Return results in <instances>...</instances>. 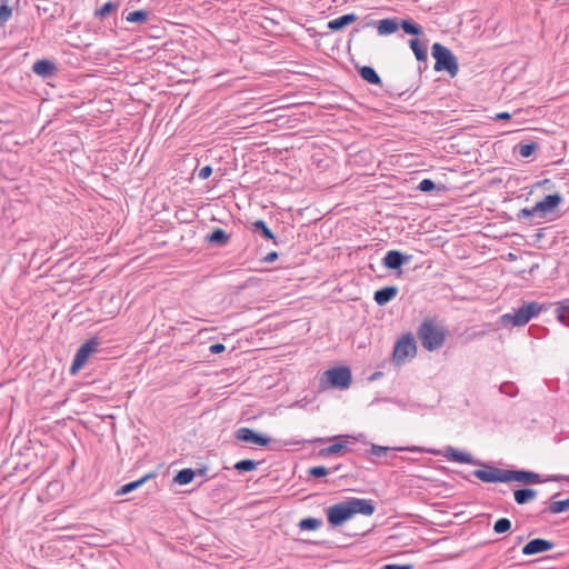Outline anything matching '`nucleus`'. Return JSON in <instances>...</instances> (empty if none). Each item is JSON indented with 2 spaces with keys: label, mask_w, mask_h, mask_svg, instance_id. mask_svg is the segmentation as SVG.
Here are the masks:
<instances>
[{
  "label": "nucleus",
  "mask_w": 569,
  "mask_h": 569,
  "mask_svg": "<svg viewBox=\"0 0 569 569\" xmlns=\"http://www.w3.org/2000/svg\"><path fill=\"white\" fill-rule=\"evenodd\" d=\"M417 336L426 350L433 351L443 346L447 331L433 318H425L418 327Z\"/></svg>",
  "instance_id": "f257e3e1"
},
{
  "label": "nucleus",
  "mask_w": 569,
  "mask_h": 569,
  "mask_svg": "<svg viewBox=\"0 0 569 569\" xmlns=\"http://www.w3.org/2000/svg\"><path fill=\"white\" fill-rule=\"evenodd\" d=\"M542 310H546L543 305L537 301L523 303L512 312L505 313L500 317L503 326L521 327L527 325L533 317L538 316Z\"/></svg>",
  "instance_id": "f03ea898"
},
{
  "label": "nucleus",
  "mask_w": 569,
  "mask_h": 569,
  "mask_svg": "<svg viewBox=\"0 0 569 569\" xmlns=\"http://www.w3.org/2000/svg\"><path fill=\"white\" fill-rule=\"evenodd\" d=\"M431 56L436 60L433 69L437 72L446 71L450 77H456L459 64L456 56L446 46L435 42L431 47Z\"/></svg>",
  "instance_id": "7ed1b4c3"
},
{
  "label": "nucleus",
  "mask_w": 569,
  "mask_h": 569,
  "mask_svg": "<svg viewBox=\"0 0 569 569\" xmlns=\"http://www.w3.org/2000/svg\"><path fill=\"white\" fill-rule=\"evenodd\" d=\"M352 373L349 367L339 366L325 371L323 377L320 379V385L326 388L346 390L351 386Z\"/></svg>",
  "instance_id": "20e7f679"
},
{
  "label": "nucleus",
  "mask_w": 569,
  "mask_h": 569,
  "mask_svg": "<svg viewBox=\"0 0 569 569\" xmlns=\"http://www.w3.org/2000/svg\"><path fill=\"white\" fill-rule=\"evenodd\" d=\"M100 345V339L98 337H92L80 346L70 367V373L72 376L77 375L86 365L90 356L99 350Z\"/></svg>",
  "instance_id": "39448f33"
},
{
  "label": "nucleus",
  "mask_w": 569,
  "mask_h": 569,
  "mask_svg": "<svg viewBox=\"0 0 569 569\" xmlns=\"http://www.w3.org/2000/svg\"><path fill=\"white\" fill-rule=\"evenodd\" d=\"M417 353V343L411 332L403 335L395 345L393 360L403 362L407 358H413Z\"/></svg>",
  "instance_id": "423d86ee"
},
{
  "label": "nucleus",
  "mask_w": 569,
  "mask_h": 569,
  "mask_svg": "<svg viewBox=\"0 0 569 569\" xmlns=\"http://www.w3.org/2000/svg\"><path fill=\"white\" fill-rule=\"evenodd\" d=\"M327 520L332 527H340L352 518L347 501L335 503L326 509Z\"/></svg>",
  "instance_id": "0eeeda50"
},
{
  "label": "nucleus",
  "mask_w": 569,
  "mask_h": 569,
  "mask_svg": "<svg viewBox=\"0 0 569 569\" xmlns=\"http://www.w3.org/2000/svg\"><path fill=\"white\" fill-rule=\"evenodd\" d=\"M472 475L486 483L508 482V470L493 466H486L485 469H476Z\"/></svg>",
  "instance_id": "6e6552de"
},
{
  "label": "nucleus",
  "mask_w": 569,
  "mask_h": 569,
  "mask_svg": "<svg viewBox=\"0 0 569 569\" xmlns=\"http://www.w3.org/2000/svg\"><path fill=\"white\" fill-rule=\"evenodd\" d=\"M234 438L239 441L252 443L259 447H267L271 442L270 437L263 433H259L248 427L237 429L234 432Z\"/></svg>",
  "instance_id": "1a4fd4ad"
},
{
  "label": "nucleus",
  "mask_w": 569,
  "mask_h": 569,
  "mask_svg": "<svg viewBox=\"0 0 569 569\" xmlns=\"http://www.w3.org/2000/svg\"><path fill=\"white\" fill-rule=\"evenodd\" d=\"M392 451H418V452H423L425 449L420 448V447H415V446L413 447H387V446H380V445L371 443L370 449L365 452V457L368 460H371L372 462H375V460L371 459V457H377V458L388 457L389 453L392 452Z\"/></svg>",
  "instance_id": "9d476101"
},
{
  "label": "nucleus",
  "mask_w": 569,
  "mask_h": 569,
  "mask_svg": "<svg viewBox=\"0 0 569 569\" xmlns=\"http://www.w3.org/2000/svg\"><path fill=\"white\" fill-rule=\"evenodd\" d=\"M375 27L379 36H390L399 30V18H386L379 21L369 20L362 28Z\"/></svg>",
  "instance_id": "9b49d317"
},
{
  "label": "nucleus",
  "mask_w": 569,
  "mask_h": 569,
  "mask_svg": "<svg viewBox=\"0 0 569 569\" xmlns=\"http://www.w3.org/2000/svg\"><path fill=\"white\" fill-rule=\"evenodd\" d=\"M562 196L559 192H555L546 196L542 200L536 203V210H538V217L545 218L547 214L552 213L562 202Z\"/></svg>",
  "instance_id": "f8f14e48"
},
{
  "label": "nucleus",
  "mask_w": 569,
  "mask_h": 569,
  "mask_svg": "<svg viewBox=\"0 0 569 569\" xmlns=\"http://www.w3.org/2000/svg\"><path fill=\"white\" fill-rule=\"evenodd\" d=\"M346 501L349 505L352 517L357 513H360L363 516H371L376 511V506H375L373 501L370 499L352 497V498H348Z\"/></svg>",
  "instance_id": "ddd939ff"
},
{
  "label": "nucleus",
  "mask_w": 569,
  "mask_h": 569,
  "mask_svg": "<svg viewBox=\"0 0 569 569\" xmlns=\"http://www.w3.org/2000/svg\"><path fill=\"white\" fill-rule=\"evenodd\" d=\"M410 259L411 256L405 254L399 250H389L382 259V264L389 270H400Z\"/></svg>",
  "instance_id": "4468645a"
},
{
  "label": "nucleus",
  "mask_w": 569,
  "mask_h": 569,
  "mask_svg": "<svg viewBox=\"0 0 569 569\" xmlns=\"http://www.w3.org/2000/svg\"><path fill=\"white\" fill-rule=\"evenodd\" d=\"M553 547H555V543L550 540L542 539V538H535V539L528 541L522 547V555L532 556V555L549 551Z\"/></svg>",
  "instance_id": "2eb2a0df"
},
{
  "label": "nucleus",
  "mask_w": 569,
  "mask_h": 569,
  "mask_svg": "<svg viewBox=\"0 0 569 569\" xmlns=\"http://www.w3.org/2000/svg\"><path fill=\"white\" fill-rule=\"evenodd\" d=\"M518 481L525 485L542 482L541 476L529 470H508V482Z\"/></svg>",
  "instance_id": "dca6fc26"
},
{
  "label": "nucleus",
  "mask_w": 569,
  "mask_h": 569,
  "mask_svg": "<svg viewBox=\"0 0 569 569\" xmlns=\"http://www.w3.org/2000/svg\"><path fill=\"white\" fill-rule=\"evenodd\" d=\"M32 71L43 78H51L58 72V66L54 61L49 59L37 60L32 66Z\"/></svg>",
  "instance_id": "f3484780"
},
{
  "label": "nucleus",
  "mask_w": 569,
  "mask_h": 569,
  "mask_svg": "<svg viewBox=\"0 0 569 569\" xmlns=\"http://www.w3.org/2000/svg\"><path fill=\"white\" fill-rule=\"evenodd\" d=\"M446 457L448 460L455 461V462L468 463V465H472V466H482V462L475 459L470 453L460 451L452 447L447 448Z\"/></svg>",
  "instance_id": "a211bd4d"
},
{
  "label": "nucleus",
  "mask_w": 569,
  "mask_h": 569,
  "mask_svg": "<svg viewBox=\"0 0 569 569\" xmlns=\"http://www.w3.org/2000/svg\"><path fill=\"white\" fill-rule=\"evenodd\" d=\"M398 292L397 286H387L375 292L373 300L378 306H386L397 297Z\"/></svg>",
  "instance_id": "6ab92c4d"
},
{
  "label": "nucleus",
  "mask_w": 569,
  "mask_h": 569,
  "mask_svg": "<svg viewBox=\"0 0 569 569\" xmlns=\"http://www.w3.org/2000/svg\"><path fill=\"white\" fill-rule=\"evenodd\" d=\"M250 229L253 233L260 234L266 240H271L276 246L279 244L278 238L263 220H256L251 223Z\"/></svg>",
  "instance_id": "aec40b11"
},
{
  "label": "nucleus",
  "mask_w": 569,
  "mask_h": 569,
  "mask_svg": "<svg viewBox=\"0 0 569 569\" xmlns=\"http://www.w3.org/2000/svg\"><path fill=\"white\" fill-rule=\"evenodd\" d=\"M358 20V16L356 13H347L340 16L333 20H330L327 24L328 29L331 31H340L348 27L349 24L356 22Z\"/></svg>",
  "instance_id": "412c9836"
},
{
  "label": "nucleus",
  "mask_w": 569,
  "mask_h": 569,
  "mask_svg": "<svg viewBox=\"0 0 569 569\" xmlns=\"http://www.w3.org/2000/svg\"><path fill=\"white\" fill-rule=\"evenodd\" d=\"M154 472H150V473H147L144 475L143 477H141L140 479L138 480H134V481H131V482H128L123 486H121L117 491H116V496L117 497H121V496H124L127 493H130L132 492L133 490L140 488L143 483H146L149 479L151 478H154Z\"/></svg>",
  "instance_id": "4be33fe9"
},
{
  "label": "nucleus",
  "mask_w": 569,
  "mask_h": 569,
  "mask_svg": "<svg viewBox=\"0 0 569 569\" xmlns=\"http://www.w3.org/2000/svg\"><path fill=\"white\" fill-rule=\"evenodd\" d=\"M230 236L221 228H214L211 233L206 236V241L210 244L223 247L229 242Z\"/></svg>",
  "instance_id": "5701e85b"
},
{
  "label": "nucleus",
  "mask_w": 569,
  "mask_h": 569,
  "mask_svg": "<svg viewBox=\"0 0 569 569\" xmlns=\"http://www.w3.org/2000/svg\"><path fill=\"white\" fill-rule=\"evenodd\" d=\"M410 49L413 51L416 59L419 62H426L428 59V48L427 43L420 41L418 38H412L409 40Z\"/></svg>",
  "instance_id": "b1692460"
},
{
  "label": "nucleus",
  "mask_w": 569,
  "mask_h": 569,
  "mask_svg": "<svg viewBox=\"0 0 569 569\" xmlns=\"http://www.w3.org/2000/svg\"><path fill=\"white\" fill-rule=\"evenodd\" d=\"M357 70H358L359 76L368 83L376 84V86H380L382 83V80H381L380 76L377 73V71L375 70V68H372L370 66H362V67H359Z\"/></svg>",
  "instance_id": "393cba45"
},
{
  "label": "nucleus",
  "mask_w": 569,
  "mask_h": 569,
  "mask_svg": "<svg viewBox=\"0 0 569 569\" xmlns=\"http://www.w3.org/2000/svg\"><path fill=\"white\" fill-rule=\"evenodd\" d=\"M402 29L405 33L410 36H421L423 34V29L420 24L415 22L412 19H400L399 18V29Z\"/></svg>",
  "instance_id": "a878e982"
},
{
  "label": "nucleus",
  "mask_w": 569,
  "mask_h": 569,
  "mask_svg": "<svg viewBox=\"0 0 569 569\" xmlns=\"http://www.w3.org/2000/svg\"><path fill=\"white\" fill-rule=\"evenodd\" d=\"M537 490L531 488H520L513 491L515 501L518 505H526L537 497Z\"/></svg>",
  "instance_id": "bb28decb"
},
{
  "label": "nucleus",
  "mask_w": 569,
  "mask_h": 569,
  "mask_svg": "<svg viewBox=\"0 0 569 569\" xmlns=\"http://www.w3.org/2000/svg\"><path fill=\"white\" fill-rule=\"evenodd\" d=\"M560 495V492L555 493L551 497V502L547 508V511L550 513H562L569 509V498L565 500L555 501V499Z\"/></svg>",
  "instance_id": "cd10ccee"
},
{
  "label": "nucleus",
  "mask_w": 569,
  "mask_h": 569,
  "mask_svg": "<svg viewBox=\"0 0 569 569\" xmlns=\"http://www.w3.org/2000/svg\"><path fill=\"white\" fill-rule=\"evenodd\" d=\"M196 477V472L191 468H184L177 472V475L173 478V482L186 486L189 485L193 478Z\"/></svg>",
  "instance_id": "c85d7f7f"
},
{
  "label": "nucleus",
  "mask_w": 569,
  "mask_h": 569,
  "mask_svg": "<svg viewBox=\"0 0 569 569\" xmlns=\"http://www.w3.org/2000/svg\"><path fill=\"white\" fill-rule=\"evenodd\" d=\"M556 316L559 322L569 327V305L568 300L557 302Z\"/></svg>",
  "instance_id": "c756f323"
},
{
  "label": "nucleus",
  "mask_w": 569,
  "mask_h": 569,
  "mask_svg": "<svg viewBox=\"0 0 569 569\" xmlns=\"http://www.w3.org/2000/svg\"><path fill=\"white\" fill-rule=\"evenodd\" d=\"M539 148V144L537 142H529V143H518L515 147V151H517L522 158H529L531 157L535 151Z\"/></svg>",
  "instance_id": "7c9ffc66"
},
{
  "label": "nucleus",
  "mask_w": 569,
  "mask_h": 569,
  "mask_svg": "<svg viewBox=\"0 0 569 569\" xmlns=\"http://www.w3.org/2000/svg\"><path fill=\"white\" fill-rule=\"evenodd\" d=\"M120 3L118 1H108L104 3L101 8L94 11V17L99 19H103L111 14L112 12L117 11Z\"/></svg>",
  "instance_id": "2f4dec72"
},
{
  "label": "nucleus",
  "mask_w": 569,
  "mask_h": 569,
  "mask_svg": "<svg viewBox=\"0 0 569 569\" xmlns=\"http://www.w3.org/2000/svg\"><path fill=\"white\" fill-rule=\"evenodd\" d=\"M417 190H419L421 192L430 193L435 190L445 191L446 187L443 184L437 186L433 180L427 178L419 182Z\"/></svg>",
  "instance_id": "473e14b6"
},
{
  "label": "nucleus",
  "mask_w": 569,
  "mask_h": 569,
  "mask_svg": "<svg viewBox=\"0 0 569 569\" xmlns=\"http://www.w3.org/2000/svg\"><path fill=\"white\" fill-rule=\"evenodd\" d=\"M348 447L346 443L336 442L327 448H322L319 450L318 456L322 458H327L332 455H338L342 450H346Z\"/></svg>",
  "instance_id": "72a5a7b5"
},
{
  "label": "nucleus",
  "mask_w": 569,
  "mask_h": 569,
  "mask_svg": "<svg viewBox=\"0 0 569 569\" xmlns=\"http://www.w3.org/2000/svg\"><path fill=\"white\" fill-rule=\"evenodd\" d=\"M322 526V520L319 518H303L299 521L298 527L301 530H317Z\"/></svg>",
  "instance_id": "f704fd0d"
},
{
  "label": "nucleus",
  "mask_w": 569,
  "mask_h": 569,
  "mask_svg": "<svg viewBox=\"0 0 569 569\" xmlns=\"http://www.w3.org/2000/svg\"><path fill=\"white\" fill-rule=\"evenodd\" d=\"M258 461L252 459H243L234 463L233 468L239 472H250L257 468Z\"/></svg>",
  "instance_id": "c9c22d12"
},
{
  "label": "nucleus",
  "mask_w": 569,
  "mask_h": 569,
  "mask_svg": "<svg viewBox=\"0 0 569 569\" xmlns=\"http://www.w3.org/2000/svg\"><path fill=\"white\" fill-rule=\"evenodd\" d=\"M148 11L146 10H134L129 12L126 17V20L131 23H144L148 20Z\"/></svg>",
  "instance_id": "e433bc0d"
},
{
  "label": "nucleus",
  "mask_w": 569,
  "mask_h": 569,
  "mask_svg": "<svg viewBox=\"0 0 569 569\" xmlns=\"http://www.w3.org/2000/svg\"><path fill=\"white\" fill-rule=\"evenodd\" d=\"M12 16V8L9 0H0V27L3 26Z\"/></svg>",
  "instance_id": "4c0bfd02"
},
{
  "label": "nucleus",
  "mask_w": 569,
  "mask_h": 569,
  "mask_svg": "<svg viewBox=\"0 0 569 569\" xmlns=\"http://www.w3.org/2000/svg\"><path fill=\"white\" fill-rule=\"evenodd\" d=\"M511 529V521L508 518H499L493 523L495 533L501 535L506 533Z\"/></svg>",
  "instance_id": "58836bf2"
},
{
  "label": "nucleus",
  "mask_w": 569,
  "mask_h": 569,
  "mask_svg": "<svg viewBox=\"0 0 569 569\" xmlns=\"http://www.w3.org/2000/svg\"><path fill=\"white\" fill-rule=\"evenodd\" d=\"M535 216H538V210H536V204L532 208H523L520 209L517 213V219L519 221L530 220Z\"/></svg>",
  "instance_id": "ea45409f"
},
{
  "label": "nucleus",
  "mask_w": 569,
  "mask_h": 569,
  "mask_svg": "<svg viewBox=\"0 0 569 569\" xmlns=\"http://www.w3.org/2000/svg\"><path fill=\"white\" fill-rule=\"evenodd\" d=\"M330 473V469L325 466L311 467L308 470V475L313 478H322Z\"/></svg>",
  "instance_id": "a19ab883"
},
{
  "label": "nucleus",
  "mask_w": 569,
  "mask_h": 569,
  "mask_svg": "<svg viewBox=\"0 0 569 569\" xmlns=\"http://www.w3.org/2000/svg\"><path fill=\"white\" fill-rule=\"evenodd\" d=\"M500 391L509 397H515L518 389L512 382H505L500 386Z\"/></svg>",
  "instance_id": "79ce46f5"
},
{
  "label": "nucleus",
  "mask_w": 569,
  "mask_h": 569,
  "mask_svg": "<svg viewBox=\"0 0 569 569\" xmlns=\"http://www.w3.org/2000/svg\"><path fill=\"white\" fill-rule=\"evenodd\" d=\"M212 173V168L211 166H204L202 167L199 172H198V177L202 180H206L208 179Z\"/></svg>",
  "instance_id": "37998d69"
},
{
  "label": "nucleus",
  "mask_w": 569,
  "mask_h": 569,
  "mask_svg": "<svg viewBox=\"0 0 569 569\" xmlns=\"http://www.w3.org/2000/svg\"><path fill=\"white\" fill-rule=\"evenodd\" d=\"M226 350V346L223 343H213L209 347V351L213 355L221 353Z\"/></svg>",
  "instance_id": "c03bdc74"
},
{
  "label": "nucleus",
  "mask_w": 569,
  "mask_h": 569,
  "mask_svg": "<svg viewBox=\"0 0 569 569\" xmlns=\"http://www.w3.org/2000/svg\"><path fill=\"white\" fill-rule=\"evenodd\" d=\"M536 187H540V188H543L546 190H551V189L555 188V184H553V182L550 179H543L541 181H538L536 183Z\"/></svg>",
  "instance_id": "a18cd8bd"
},
{
  "label": "nucleus",
  "mask_w": 569,
  "mask_h": 569,
  "mask_svg": "<svg viewBox=\"0 0 569 569\" xmlns=\"http://www.w3.org/2000/svg\"><path fill=\"white\" fill-rule=\"evenodd\" d=\"M380 569H413V565L389 563V565L382 566Z\"/></svg>",
  "instance_id": "49530a36"
},
{
  "label": "nucleus",
  "mask_w": 569,
  "mask_h": 569,
  "mask_svg": "<svg viewBox=\"0 0 569 569\" xmlns=\"http://www.w3.org/2000/svg\"><path fill=\"white\" fill-rule=\"evenodd\" d=\"M278 252L271 251L266 257H263L262 261L267 263H271L278 259Z\"/></svg>",
  "instance_id": "de8ad7c7"
},
{
  "label": "nucleus",
  "mask_w": 569,
  "mask_h": 569,
  "mask_svg": "<svg viewBox=\"0 0 569 569\" xmlns=\"http://www.w3.org/2000/svg\"><path fill=\"white\" fill-rule=\"evenodd\" d=\"M510 119H511V113L506 112V111L499 112L495 117V120H510Z\"/></svg>",
  "instance_id": "09e8293b"
},
{
  "label": "nucleus",
  "mask_w": 569,
  "mask_h": 569,
  "mask_svg": "<svg viewBox=\"0 0 569 569\" xmlns=\"http://www.w3.org/2000/svg\"><path fill=\"white\" fill-rule=\"evenodd\" d=\"M196 472V476L204 477L208 472V467H201L199 469L193 470Z\"/></svg>",
  "instance_id": "8fccbe9b"
},
{
  "label": "nucleus",
  "mask_w": 569,
  "mask_h": 569,
  "mask_svg": "<svg viewBox=\"0 0 569 569\" xmlns=\"http://www.w3.org/2000/svg\"><path fill=\"white\" fill-rule=\"evenodd\" d=\"M307 543H313V545H317V546H327L328 542L325 541V540H321V541H306Z\"/></svg>",
  "instance_id": "3c124183"
},
{
  "label": "nucleus",
  "mask_w": 569,
  "mask_h": 569,
  "mask_svg": "<svg viewBox=\"0 0 569 569\" xmlns=\"http://www.w3.org/2000/svg\"><path fill=\"white\" fill-rule=\"evenodd\" d=\"M341 467H342L341 465H337L332 469H330V472H337L341 469Z\"/></svg>",
  "instance_id": "603ef678"
},
{
  "label": "nucleus",
  "mask_w": 569,
  "mask_h": 569,
  "mask_svg": "<svg viewBox=\"0 0 569 569\" xmlns=\"http://www.w3.org/2000/svg\"><path fill=\"white\" fill-rule=\"evenodd\" d=\"M379 376H381V372H376V373H373V375L371 376V378H370V379H371V380H373V379L378 378Z\"/></svg>",
  "instance_id": "864d4df0"
},
{
  "label": "nucleus",
  "mask_w": 569,
  "mask_h": 569,
  "mask_svg": "<svg viewBox=\"0 0 569 569\" xmlns=\"http://www.w3.org/2000/svg\"><path fill=\"white\" fill-rule=\"evenodd\" d=\"M359 31H360V29H359V28H355V29L351 31L350 37H352L355 33H357V32H359Z\"/></svg>",
  "instance_id": "5fc2aeb1"
},
{
  "label": "nucleus",
  "mask_w": 569,
  "mask_h": 569,
  "mask_svg": "<svg viewBox=\"0 0 569 569\" xmlns=\"http://www.w3.org/2000/svg\"><path fill=\"white\" fill-rule=\"evenodd\" d=\"M522 541H523V537L522 536L518 537L517 545L521 543Z\"/></svg>",
  "instance_id": "6e6d98bb"
},
{
  "label": "nucleus",
  "mask_w": 569,
  "mask_h": 569,
  "mask_svg": "<svg viewBox=\"0 0 569 569\" xmlns=\"http://www.w3.org/2000/svg\"><path fill=\"white\" fill-rule=\"evenodd\" d=\"M316 441L323 442V441H326V440H325V439H322V438H318Z\"/></svg>",
  "instance_id": "4d7b16f0"
}]
</instances>
